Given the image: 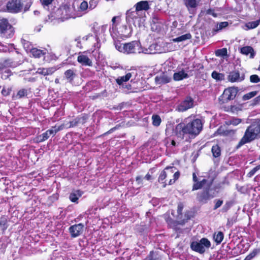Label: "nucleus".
<instances>
[{
  "mask_svg": "<svg viewBox=\"0 0 260 260\" xmlns=\"http://www.w3.org/2000/svg\"><path fill=\"white\" fill-rule=\"evenodd\" d=\"M215 205H214V210H216L217 209V208H219L222 204L223 203V201L221 200H220V199H218V200H216L215 201Z\"/></svg>",
  "mask_w": 260,
  "mask_h": 260,
  "instance_id": "nucleus-52",
  "label": "nucleus"
},
{
  "mask_svg": "<svg viewBox=\"0 0 260 260\" xmlns=\"http://www.w3.org/2000/svg\"><path fill=\"white\" fill-rule=\"evenodd\" d=\"M258 252H259V250H258L257 249H255L251 253H250L249 254V255L251 257H252V258H253L254 257H255L256 255V254L258 253Z\"/></svg>",
  "mask_w": 260,
  "mask_h": 260,
  "instance_id": "nucleus-58",
  "label": "nucleus"
},
{
  "mask_svg": "<svg viewBox=\"0 0 260 260\" xmlns=\"http://www.w3.org/2000/svg\"><path fill=\"white\" fill-rule=\"evenodd\" d=\"M152 124L155 126H159L161 121L160 116L158 115H152Z\"/></svg>",
  "mask_w": 260,
  "mask_h": 260,
  "instance_id": "nucleus-39",
  "label": "nucleus"
},
{
  "mask_svg": "<svg viewBox=\"0 0 260 260\" xmlns=\"http://www.w3.org/2000/svg\"><path fill=\"white\" fill-rule=\"evenodd\" d=\"M76 74L73 70H68L64 72V77L69 82H72Z\"/></svg>",
  "mask_w": 260,
  "mask_h": 260,
  "instance_id": "nucleus-33",
  "label": "nucleus"
},
{
  "mask_svg": "<svg viewBox=\"0 0 260 260\" xmlns=\"http://www.w3.org/2000/svg\"><path fill=\"white\" fill-rule=\"evenodd\" d=\"M120 19V17L118 16H114L112 19V26L110 27L109 29V31L111 34V35L114 37L115 36H116V26H117V22L118 23L119 20Z\"/></svg>",
  "mask_w": 260,
  "mask_h": 260,
  "instance_id": "nucleus-22",
  "label": "nucleus"
},
{
  "mask_svg": "<svg viewBox=\"0 0 260 260\" xmlns=\"http://www.w3.org/2000/svg\"><path fill=\"white\" fill-rule=\"evenodd\" d=\"M188 77V74L183 70L175 73L173 75V79L175 81H180Z\"/></svg>",
  "mask_w": 260,
  "mask_h": 260,
  "instance_id": "nucleus-27",
  "label": "nucleus"
},
{
  "mask_svg": "<svg viewBox=\"0 0 260 260\" xmlns=\"http://www.w3.org/2000/svg\"><path fill=\"white\" fill-rule=\"evenodd\" d=\"M50 135L48 134V132L46 131L45 133L42 134L41 135L38 136L37 137V139L39 142H43L46 140H47Z\"/></svg>",
  "mask_w": 260,
  "mask_h": 260,
  "instance_id": "nucleus-44",
  "label": "nucleus"
},
{
  "mask_svg": "<svg viewBox=\"0 0 260 260\" xmlns=\"http://www.w3.org/2000/svg\"><path fill=\"white\" fill-rule=\"evenodd\" d=\"M260 138V119H255L247 128L243 137L239 142L236 146L237 149L240 148L246 143H248L256 139Z\"/></svg>",
  "mask_w": 260,
  "mask_h": 260,
  "instance_id": "nucleus-2",
  "label": "nucleus"
},
{
  "mask_svg": "<svg viewBox=\"0 0 260 260\" xmlns=\"http://www.w3.org/2000/svg\"><path fill=\"white\" fill-rule=\"evenodd\" d=\"M12 73L10 70H6L4 73H2L1 78L3 80L7 79L10 76H11Z\"/></svg>",
  "mask_w": 260,
  "mask_h": 260,
  "instance_id": "nucleus-46",
  "label": "nucleus"
},
{
  "mask_svg": "<svg viewBox=\"0 0 260 260\" xmlns=\"http://www.w3.org/2000/svg\"><path fill=\"white\" fill-rule=\"evenodd\" d=\"M260 169V165L253 168L247 174L248 177H251L254 174Z\"/></svg>",
  "mask_w": 260,
  "mask_h": 260,
  "instance_id": "nucleus-47",
  "label": "nucleus"
},
{
  "mask_svg": "<svg viewBox=\"0 0 260 260\" xmlns=\"http://www.w3.org/2000/svg\"><path fill=\"white\" fill-rule=\"evenodd\" d=\"M213 179L210 180L207 185L205 186L203 190L197 194L199 201L206 203L208 200L213 198L216 196L215 191L212 186Z\"/></svg>",
  "mask_w": 260,
  "mask_h": 260,
  "instance_id": "nucleus-8",
  "label": "nucleus"
},
{
  "mask_svg": "<svg viewBox=\"0 0 260 260\" xmlns=\"http://www.w3.org/2000/svg\"><path fill=\"white\" fill-rule=\"evenodd\" d=\"M192 180L194 183H196L198 181V177L195 173H193L192 174Z\"/></svg>",
  "mask_w": 260,
  "mask_h": 260,
  "instance_id": "nucleus-62",
  "label": "nucleus"
},
{
  "mask_svg": "<svg viewBox=\"0 0 260 260\" xmlns=\"http://www.w3.org/2000/svg\"><path fill=\"white\" fill-rule=\"evenodd\" d=\"M87 119V115H82L81 116H79L73 119L69 122L64 123L61 125H63V128L74 127L79 126L80 124H83L84 123H85Z\"/></svg>",
  "mask_w": 260,
  "mask_h": 260,
  "instance_id": "nucleus-13",
  "label": "nucleus"
},
{
  "mask_svg": "<svg viewBox=\"0 0 260 260\" xmlns=\"http://www.w3.org/2000/svg\"><path fill=\"white\" fill-rule=\"evenodd\" d=\"M55 71L54 68H39L37 73L44 76L51 75Z\"/></svg>",
  "mask_w": 260,
  "mask_h": 260,
  "instance_id": "nucleus-28",
  "label": "nucleus"
},
{
  "mask_svg": "<svg viewBox=\"0 0 260 260\" xmlns=\"http://www.w3.org/2000/svg\"><path fill=\"white\" fill-rule=\"evenodd\" d=\"M84 225L82 223H79L71 226L69 231L71 236L73 238L77 237L80 236L83 232Z\"/></svg>",
  "mask_w": 260,
  "mask_h": 260,
  "instance_id": "nucleus-17",
  "label": "nucleus"
},
{
  "mask_svg": "<svg viewBox=\"0 0 260 260\" xmlns=\"http://www.w3.org/2000/svg\"><path fill=\"white\" fill-rule=\"evenodd\" d=\"M245 71L243 69L231 72L228 76V79L231 82H239L245 78Z\"/></svg>",
  "mask_w": 260,
  "mask_h": 260,
  "instance_id": "nucleus-12",
  "label": "nucleus"
},
{
  "mask_svg": "<svg viewBox=\"0 0 260 260\" xmlns=\"http://www.w3.org/2000/svg\"><path fill=\"white\" fill-rule=\"evenodd\" d=\"M8 226L7 217L6 216H2L0 218V234H4Z\"/></svg>",
  "mask_w": 260,
  "mask_h": 260,
  "instance_id": "nucleus-23",
  "label": "nucleus"
},
{
  "mask_svg": "<svg viewBox=\"0 0 260 260\" xmlns=\"http://www.w3.org/2000/svg\"><path fill=\"white\" fill-rule=\"evenodd\" d=\"M126 20L128 23H133L135 26L140 27L143 23L144 18L140 17V13L134 9H131L126 13Z\"/></svg>",
  "mask_w": 260,
  "mask_h": 260,
  "instance_id": "nucleus-9",
  "label": "nucleus"
},
{
  "mask_svg": "<svg viewBox=\"0 0 260 260\" xmlns=\"http://www.w3.org/2000/svg\"><path fill=\"white\" fill-rule=\"evenodd\" d=\"M191 38V35L189 33H187L176 38L173 39L172 41L174 42H179L190 39Z\"/></svg>",
  "mask_w": 260,
  "mask_h": 260,
  "instance_id": "nucleus-35",
  "label": "nucleus"
},
{
  "mask_svg": "<svg viewBox=\"0 0 260 260\" xmlns=\"http://www.w3.org/2000/svg\"><path fill=\"white\" fill-rule=\"evenodd\" d=\"M228 25V22H221L219 24H217L216 29L215 30L216 31L220 30Z\"/></svg>",
  "mask_w": 260,
  "mask_h": 260,
  "instance_id": "nucleus-48",
  "label": "nucleus"
},
{
  "mask_svg": "<svg viewBox=\"0 0 260 260\" xmlns=\"http://www.w3.org/2000/svg\"><path fill=\"white\" fill-rule=\"evenodd\" d=\"M29 45L30 44L28 42H26L23 43L24 48L25 49L26 51H29L30 52V49L31 48L29 47Z\"/></svg>",
  "mask_w": 260,
  "mask_h": 260,
  "instance_id": "nucleus-59",
  "label": "nucleus"
},
{
  "mask_svg": "<svg viewBox=\"0 0 260 260\" xmlns=\"http://www.w3.org/2000/svg\"><path fill=\"white\" fill-rule=\"evenodd\" d=\"M203 124L200 119L191 120L190 117H187L178 124L174 129L175 135L183 139L186 135H197L202 129Z\"/></svg>",
  "mask_w": 260,
  "mask_h": 260,
  "instance_id": "nucleus-1",
  "label": "nucleus"
},
{
  "mask_svg": "<svg viewBox=\"0 0 260 260\" xmlns=\"http://www.w3.org/2000/svg\"><path fill=\"white\" fill-rule=\"evenodd\" d=\"M240 52L246 55H248L250 54V57L251 58H253L255 54L253 49L250 46H245L241 48Z\"/></svg>",
  "mask_w": 260,
  "mask_h": 260,
  "instance_id": "nucleus-26",
  "label": "nucleus"
},
{
  "mask_svg": "<svg viewBox=\"0 0 260 260\" xmlns=\"http://www.w3.org/2000/svg\"><path fill=\"white\" fill-rule=\"evenodd\" d=\"M211 76L213 79L217 81H221L223 80L224 77L223 74L218 73L215 71L212 73Z\"/></svg>",
  "mask_w": 260,
  "mask_h": 260,
  "instance_id": "nucleus-38",
  "label": "nucleus"
},
{
  "mask_svg": "<svg viewBox=\"0 0 260 260\" xmlns=\"http://www.w3.org/2000/svg\"><path fill=\"white\" fill-rule=\"evenodd\" d=\"M183 209V205L181 203H179L178 205L177 213L179 215L182 214V210Z\"/></svg>",
  "mask_w": 260,
  "mask_h": 260,
  "instance_id": "nucleus-55",
  "label": "nucleus"
},
{
  "mask_svg": "<svg viewBox=\"0 0 260 260\" xmlns=\"http://www.w3.org/2000/svg\"><path fill=\"white\" fill-rule=\"evenodd\" d=\"M143 260H161V257L157 252L151 251L147 257Z\"/></svg>",
  "mask_w": 260,
  "mask_h": 260,
  "instance_id": "nucleus-34",
  "label": "nucleus"
},
{
  "mask_svg": "<svg viewBox=\"0 0 260 260\" xmlns=\"http://www.w3.org/2000/svg\"><path fill=\"white\" fill-rule=\"evenodd\" d=\"M213 179L210 180L207 185L205 186L203 190L197 194L199 201L206 203L208 200L213 198L216 196L215 191L212 186Z\"/></svg>",
  "mask_w": 260,
  "mask_h": 260,
  "instance_id": "nucleus-7",
  "label": "nucleus"
},
{
  "mask_svg": "<svg viewBox=\"0 0 260 260\" xmlns=\"http://www.w3.org/2000/svg\"><path fill=\"white\" fill-rule=\"evenodd\" d=\"M250 81L252 83H258L260 82V78L257 75H252L250 77Z\"/></svg>",
  "mask_w": 260,
  "mask_h": 260,
  "instance_id": "nucleus-49",
  "label": "nucleus"
},
{
  "mask_svg": "<svg viewBox=\"0 0 260 260\" xmlns=\"http://www.w3.org/2000/svg\"><path fill=\"white\" fill-rule=\"evenodd\" d=\"M32 3L29 1L24 5L21 0H11L7 4V9L9 12L18 13L23 10L24 12L28 11Z\"/></svg>",
  "mask_w": 260,
  "mask_h": 260,
  "instance_id": "nucleus-5",
  "label": "nucleus"
},
{
  "mask_svg": "<svg viewBox=\"0 0 260 260\" xmlns=\"http://www.w3.org/2000/svg\"><path fill=\"white\" fill-rule=\"evenodd\" d=\"M88 8V5L86 2L83 1L81 3L80 6V9L81 11H85Z\"/></svg>",
  "mask_w": 260,
  "mask_h": 260,
  "instance_id": "nucleus-51",
  "label": "nucleus"
},
{
  "mask_svg": "<svg viewBox=\"0 0 260 260\" xmlns=\"http://www.w3.org/2000/svg\"><path fill=\"white\" fill-rule=\"evenodd\" d=\"M77 61L83 66L91 67L92 66V60L87 55L86 52H80L78 53Z\"/></svg>",
  "mask_w": 260,
  "mask_h": 260,
  "instance_id": "nucleus-16",
  "label": "nucleus"
},
{
  "mask_svg": "<svg viewBox=\"0 0 260 260\" xmlns=\"http://www.w3.org/2000/svg\"><path fill=\"white\" fill-rule=\"evenodd\" d=\"M7 247V244L0 240V252L4 253Z\"/></svg>",
  "mask_w": 260,
  "mask_h": 260,
  "instance_id": "nucleus-50",
  "label": "nucleus"
},
{
  "mask_svg": "<svg viewBox=\"0 0 260 260\" xmlns=\"http://www.w3.org/2000/svg\"><path fill=\"white\" fill-rule=\"evenodd\" d=\"M119 126H120L119 125H116V126L111 128L108 132L105 133L104 134V135H106L109 134H111V133H113L114 131L117 129L119 127Z\"/></svg>",
  "mask_w": 260,
  "mask_h": 260,
  "instance_id": "nucleus-57",
  "label": "nucleus"
},
{
  "mask_svg": "<svg viewBox=\"0 0 260 260\" xmlns=\"http://www.w3.org/2000/svg\"><path fill=\"white\" fill-rule=\"evenodd\" d=\"M157 47H158V45L156 44H151L148 48H142L140 45V53H143L146 54H155L157 52Z\"/></svg>",
  "mask_w": 260,
  "mask_h": 260,
  "instance_id": "nucleus-19",
  "label": "nucleus"
},
{
  "mask_svg": "<svg viewBox=\"0 0 260 260\" xmlns=\"http://www.w3.org/2000/svg\"><path fill=\"white\" fill-rule=\"evenodd\" d=\"M63 129V125H60L59 126L55 125L52 126L50 129L47 131L48 134L50 136H54L58 132Z\"/></svg>",
  "mask_w": 260,
  "mask_h": 260,
  "instance_id": "nucleus-32",
  "label": "nucleus"
},
{
  "mask_svg": "<svg viewBox=\"0 0 260 260\" xmlns=\"http://www.w3.org/2000/svg\"><path fill=\"white\" fill-rule=\"evenodd\" d=\"M180 176V172L176 171L175 167H167L162 171L158 178V181L162 184V187H165L167 184L166 181L169 179V185L173 184Z\"/></svg>",
  "mask_w": 260,
  "mask_h": 260,
  "instance_id": "nucleus-3",
  "label": "nucleus"
},
{
  "mask_svg": "<svg viewBox=\"0 0 260 260\" xmlns=\"http://www.w3.org/2000/svg\"><path fill=\"white\" fill-rule=\"evenodd\" d=\"M210 246L211 243L210 241L206 238H203L198 241H192L190 243L191 249L200 254H203L206 249H208Z\"/></svg>",
  "mask_w": 260,
  "mask_h": 260,
  "instance_id": "nucleus-10",
  "label": "nucleus"
},
{
  "mask_svg": "<svg viewBox=\"0 0 260 260\" xmlns=\"http://www.w3.org/2000/svg\"><path fill=\"white\" fill-rule=\"evenodd\" d=\"M115 46L117 50L125 54L140 53V43L139 41L124 44L118 41L115 43Z\"/></svg>",
  "mask_w": 260,
  "mask_h": 260,
  "instance_id": "nucleus-4",
  "label": "nucleus"
},
{
  "mask_svg": "<svg viewBox=\"0 0 260 260\" xmlns=\"http://www.w3.org/2000/svg\"><path fill=\"white\" fill-rule=\"evenodd\" d=\"M256 93L257 92L256 91L250 92L246 94H244L243 96L242 99L244 101L248 100L254 97L256 94Z\"/></svg>",
  "mask_w": 260,
  "mask_h": 260,
  "instance_id": "nucleus-45",
  "label": "nucleus"
},
{
  "mask_svg": "<svg viewBox=\"0 0 260 260\" xmlns=\"http://www.w3.org/2000/svg\"><path fill=\"white\" fill-rule=\"evenodd\" d=\"M223 237L224 235L222 232L215 233L213 236V239L217 244H219L222 241Z\"/></svg>",
  "mask_w": 260,
  "mask_h": 260,
  "instance_id": "nucleus-36",
  "label": "nucleus"
},
{
  "mask_svg": "<svg viewBox=\"0 0 260 260\" xmlns=\"http://www.w3.org/2000/svg\"><path fill=\"white\" fill-rule=\"evenodd\" d=\"M82 192L79 190H75L70 193L69 199L72 202H76L78 199L82 196Z\"/></svg>",
  "mask_w": 260,
  "mask_h": 260,
  "instance_id": "nucleus-29",
  "label": "nucleus"
},
{
  "mask_svg": "<svg viewBox=\"0 0 260 260\" xmlns=\"http://www.w3.org/2000/svg\"><path fill=\"white\" fill-rule=\"evenodd\" d=\"M171 79L167 77H162L161 78V81L163 83H167L170 81Z\"/></svg>",
  "mask_w": 260,
  "mask_h": 260,
  "instance_id": "nucleus-61",
  "label": "nucleus"
},
{
  "mask_svg": "<svg viewBox=\"0 0 260 260\" xmlns=\"http://www.w3.org/2000/svg\"><path fill=\"white\" fill-rule=\"evenodd\" d=\"M210 181L206 179H204L202 180L199 181H198L196 183H194L192 186V190H196L200 189H201L202 187H205Z\"/></svg>",
  "mask_w": 260,
  "mask_h": 260,
  "instance_id": "nucleus-25",
  "label": "nucleus"
},
{
  "mask_svg": "<svg viewBox=\"0 0 260 260\" xmlns=\"http://www.w3.org/2000/svg\"><path fill=\"white\" fill-rule=\"evenodd\" d=\"M42 4L44 6H48L50 5L53 0H41Z\"/></svg>",
  "mask_w": 260,
  "mask_h": 260,
  "instance_id": "nucleus-56",
  "label": "nucleus"
},
{
  "mask_svg": "<svg viewBox=\"0 0 260 260\" xmlns=\"http://www.w3.org/2000/svg\"><path fill=\"white\" fill-rule=\"evenodd\" d=\"M89 6L88 8L90 10L93 9L97 5V1L96 0H91L89 2Z\"/></svg>",
  "mask_w": 260,
  "mask_h": 260,
  "instance_id": "nucleus-54",
  "label": "nucleus"
},
{
  "mask_svg": "<svg viewBox=\"0 0 260 260\" xmlns=\"http://www.w3.org/2000/svg\"><path fill=\"white\" fill-rule=\"evenodd\" d=\"M260 20L250 22L246 24V26L248 29H253L256 28L259 24Z\"/></svg>",
  "mask_w": 260,
  "mask_h": 260,
  "instance_id": "nucleus-43",
  "label": "nucleus"
},
{
  "mask_svg": "<svg viewBox=\"0 0 260 260\" xmlns=\"http://www.w3.org/2000/svg\"><path fill=\"white\" fill-rule=\"evenodd\" d=\"M0 34L7 38H11L14 34V28L6 18H0Z\"/></svg>",
  "mask_w": 260,
  "mask_h": 260,
  "instance_id": "nucleus-11",
  "label": "nucleus"
},
{
  "mask_svg": "<svg viewBox=\"0 0 260 260\" xmlns=\"http://www.w3.org/2000/svg\"><path fill=\"white\" fill-rule=\"evenodd\" d=\"M132 29L130 26L123 25L118 30L116 29V34H118L122 37H128L131 35Z\"/></svg>",
  "mask_w": 260,
  "mask_h": 260,
  "instance_id": "nucleus-18",
  "label": "nucleus"
},
{
  "mask_svg": "<svg viewBox=\"0 0 260 260\" xmlns=\"http://www.w3.org/2000/svg\"><path fill=\"white\" fill-rule=\"evenodd\" d=\"M241 122V119L239 118H233L230 121L231 124L237 125Z\"/></svg>",
  "mask_w": 260,
  "mask_h": 260,
  "instance_id": "nucleus-53",
  "label": "nucleus"
},
{
  "mask_svg": "<svg viewBox=\"0 0 260 260\" xmlns=\"http://www.w3.org/2000/svg\"><path fill=\"white\" fill-rule=\"evenodd\" d=\"M56 15L58 18L62 21L77 17L74 8L67 5L61 6L57 10Z\"/></svg>",
  "mask_w": 260,
  "mask_h": 260,
  "instance_id": "nucleus-6",
  "label": "nucleus"
},
{
  "mask_svg": "<svg viewBox=\"0 0 260 260\" xmlns=\"http://www.w3.org/2000/svg\"><path fill=\"white\" fill-rule=\"evenodd\" d=\"M233 202L232 201L226 202L225 204L222 207L221 211L222 213H225L231 208L233 206Z\"/></svg>",
  "mask_w": 260,
  "mask_h": 260,
  "instance_id": "nucleus-41",
  "label": "nucleus"
},
{
  "mask_svg": "<svg viewBox=\"0 0 260 260\" xmlns=\"http://www.w3.org/2000/svg\"><path fill=\"white\" fill-rule=\"evenodd\" d=\"M30 53L35 57L40 58L46 54V51L36 48H32L30 49Z\"/></svg>",
  "mask_w": 260,
  "mask_h": 260,
  "instance_id": "nucleus-31",
  "label": "nucleus"
},
{
  "mask_svg": "<svg viewBox=\"0 0 260 260\" xmlns=\"http://www.w3.org/2000/svg\"><path fill=\"white\" fill-rule=\"evenodd\" d=\"M201 0H185V5L189 11H193Z\"/></svg>",
  "mask_w": 260,
  "mask_h": 260,
  "instance_id": "nucleus-24",
  "label": "nucleus"
},
{
  "mask_svg": "<svg viewBox=\"0 0 260 260\" xmlns=\"http://www.w3.org/2000/svg\"><path fill=\"white\" fill-rule=\"evenodd\" d=\"M28 94V90L25 88H21L19 89L16 93H13L12 95V99L14 100L20 99L27 96Z\"/></svg>",
  "mask_w": 260,
  "mask_h": 260,
  "instance_id": "nucleus-21",
  "label": "nucleus"
},
{
  "mask_svg": "<svg viewBox=\"0 0 260 260\" xmlns=\"http://www.w3.org/2000/svg\"><path fill=\"white\" fill-rule=\"evenodd\" d=\"M238 92L237 88L233 87L227 88L224 90L221 96L223 103L233 100L236 96Z\"/></svg>",
  "mask_w": 260,
  "mask_h": 260,
  "instance_id": "nucleus-14",
  "label": "nucleus"
},
{
  "mask_svg": "<svg viewBox=\"0 0 260 260\" xmlns=\"http://www.w3.org/2000/svg\"><path fill=\"white\" fill-rule=\"evenodd\" d=\"M12 86H4L1 93L3 96H7L10 94L12 90Z\"/></svg>",
  "mask_w": 260,
  "mask_h": 260,
  "instance_id": "nucleus-40",
  "label": "nucleus"
},
{
  "mask_svg": "<svg viewBox=\"0 0 260 260\" xmlns=\"http://www.w3.org/2000/svg\"><path fill=\"white\" fill-rule=\"evenodd\" d=\"M135 9L137 11L140 13L141 11H147L149 9V5L146 1H140L135 5Z\"/></svg>",
  "mask_w": 260,
  "mask_h": 260,
  "instance_id": "nucleus-20",
  "label": "nucleus"
},
{
  "mask_svg": "<svg viewBox=\"0 0 260 260\" xmlns=\"http://www.w3.org/2000/svg\"><path fill=\"white\" fill-rule=\"evenodd\" d=\"M215 55L217 56L224 57L227 55V49L225 48L218 49L215 51Z\"/></svg>",
  "mask_w": 260,
  "mask_h": 260,
  "instance_id": "nucleus-42",
  "label": "nucleus"
},
{
  "mask_svg": "<svg viewBox=\"0 0 260 260\" xmlns=\"http://www.w3.org/2000/svg\"><path fill=\"white\" fill-rule=\"evenodd\" d=\"M193 103V100L191 97L187 96L178 106L177 110L180 112L185 111L192 108Z\"/></svg>",
  "mask_w": 260,
  "mask_h": 260,
  "instance_id": "nucleus-15",
  "label": "nucleus"
},
{
  "mask_svg": "<svg viewBox=\"0 0 260 260\" xmlns=\"http://www.w3.org/2000/svg\"><path fill=\"white\" fill-rule=\"evenodd\" d=\"M144 178H145V179H146V180H151V175H150V174H149V173H147V174L145 175V176Z\"/></svg>",
  "mask_w": 260,
  "mask_h": 260,
  "instance_id": "nucleus-64",
  "label": "nucleus"
},
{
  "mask_svg": "<svg viewBox=\"0 0 260 260\" xmlns=\"http://www.w3.org/2000/svg\"><path fill=\"white\" fill-rule=\"evenodd\" d=\"M132 74L131 73H127L125 76L119 77L116 79V83L119 85H122L124 82L128 81L132 77Z\"/></svg>",
  "mask_w": 260,
  "mask_h": 260,
  "instance_id": "nucleus-30",
  "label": "nucleus"
},
{
  "mask_svg": "<svg viewBox=\"0 0 260 260\" xmlns=\"http://www.w3.org/2000/svg\"><path fill=\"white\" fill-rule=\"evenodd\" d=\"M142 178L141 176H137L136 177V181L138 182L139 184L142 183Z\"/></svg>",
  "mask_w": 260,
  "mask_h": 260,
  "instance_id": "nucleus-63",
  "label": "nucleus"
},
{
  "mask_svg": "<svg viewBox=\"0 0 260 260\" xmlns=\"http://www.w3.org/2000/svg\"><path fill=\"white\" fill-rule=\"evenodd\" d=\"M212 152L214 157H217L219 156L221 154L220 147L217 145L213 146L212 147Z\"/></svg>",
  "mask_w": 260,
  "mask_h": 260,
  "instance_id": "nucleus-37",
  "label": "nucleus"
},
{
  "mask_svg": "<svg viewBox=\"0 0 260 260\" xmlns=\"http://www.w3.org/2000/svg\"><path fill=\"white\" fill-rule=\"evenodd\" d=\"M207 14L212 15L214 17L217 16V14L214 12V10L212 9H208L207 11Z\"/></svg>",
  "mask_w": 260,
  "mask_h": 260,
  "instance_id": "nucleus-60",
  "label": "nucleus"
}]
</instances>
